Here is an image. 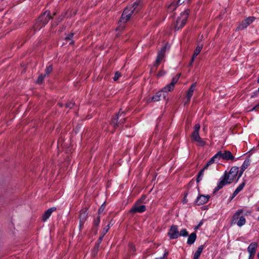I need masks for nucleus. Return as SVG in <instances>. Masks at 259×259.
Masks as SVG:
<instances>
[{
	"mask_svg": "<svg viewBox=\"0 0 259 259\" xmlns=\"http://www.w3.org/2000/svg\"><path fill=\"white\" fill-rule=\"evenodd\" d=\"M189 10L187 9L181 13L180 16L178 17L175 26L176 30L181 29L185 25L189 14Z\"/></svg>",
	"mask_w": 259,
	"mask_h": 259,
	"instance_id": "39448f33",
	"label": "nucleus"
},
{
	"mask_svg": "<svg viewBox=\"0 0 259 259\" xmlns=\"http://www.w3.org/2000/svg\"><path fill=\"white\" fill-rule=\"evenodd\" d=\"M249 214H251V211L249 212Z\"/></svg>",
	"mask_w": 259,
	"mask_h": 259,
	"instance_id": "4d7b16f0",
	"label": "nucleus"
},
{
	"mask_svg": "<svg viewBox=\"0 0 259 259\" xmlns=\"http://www.w3.org/2000/svg\"><path fill=\"white\" fill-rule=\"evenodd\" d=\"M242 209H238L232 217V224H236L238 227H241L246 223V219L243 215H240L243 213Z\"/></svg>",
	"mask_w": 259,
	"mask_h": 259,
	"instance_id": "7ed1b4c3",
	"label": "nucleus"
},
{
	"mask_svg": "<svg viewBox=\"0 0 259 259\" xmlns=\"http://www.w3.org/2000/svg\"><path fill=\"white\" fill-rule=\"evenodd\" d=\"M205 169V168H204V167L201 169L198 175V176H197V182L198 183L200 181H201L202 179V177H203V172H204V170Z\"/></svg>",
	"mask_w": 259,
	"mask_h": 259,
	"instance_id": "393cba45",
	"label": "nucleus"
},
{
	"mask_svg": "<svg viewBox=\"0 0 259 259\" xmlns=\"http://www.w3.org/2000/svg\"><path fill=\"white\" fill-rule=\"evenodd\" d=\"M168 254V252L166 249H165L163 256L159 257H156L155 259H167Z\"/></svg>",
	"mask_w": 259,
	"mask_h": 259,
	"instance_id": "473e14b6",
	"label": "nucleus"
},
{
	"mask_svg": "<svg viewBox=\"0 0 259 259\" xmlns=\"http://www.w3.org/2000/svg\"><path fill=\"white\" fill-rule=\"evenodd\" d=\"M196 237L197 236L195 233H191L188 237L187 243L189 245L193 244L196 239Z\"/></svg>",
	"mask_w": 259,
	"mask_h": 259,
	"instance_id": "6ab92c4d",
	"label": "nucleus"
},
{
	"mask_svg": "<svg viewBox=\"0 0 259 259\" xmlns=\"http://www.w3.org/2000/svg\"><path fill=\"white\" fill-rule=\"evenodd\" d=\"M250 162L249 160H244L243 164L241 166V169L243 170H245L249 165Z\"/></svg>",
	"mask_w": 259,
	"mask_h": 259,
	"instance_id": "bb28decb",
	"label": "nucleus"
},
{
	"mask_svg": "<svg viewBox=\"0 0 259 259\" xmlns=\"http://www.w3.org/2000/svg\"><path fill=\"white\" fill-rule=\"evenodd\" d=\"M145 198V197H143L142 198L136 202L130 210V212L132 213H142L144 212L146 210V206L144 205H141V202L142 200H144Z\"/></svg>",
	"mask_w": 259,
	"mask_h": 259,
	"instance_id": "423d86ee",
	"label": "nucleus"
},
{
	"mask_svg": "<svg viewBox=\"0 0 259 259\" xmlns=\"http://www.w3.org/2000/svg\"><path fill=\"white\" fill-rule=\"evenodd\" d=\"M258 244L256 242H252L247 247V251L249 253L248 259H252L255 254Z\"/></svg>",
	"mask_w": 259,
	"mask_h": 259,
	"instance_id": "9d476101",
	"label": "nucleus"
},
{
	"mask_svg": "<svg viewBox=\"0 0 259 259\" xmlns=\"http://www.w3.org/2000/svg\"><path fill=\"white\" fill-rule=\"evenodd\" d=\"M122 118H121L120 119V121H122Z\"/></svg>",
	"mask_w": 259,
	"mask_h": 259,
	"instance_id": "5fc2aeb1",
	"label": "nucleus"
},
{
	"mask_svg": "<svg viewBox=\"0 0 259 259\" xmlns=\"http://www.w3.org/2000/svg\"><path fill=\"white\" fill-rule=\"evenodd\" d=\"M195 58H194V55H193L192 59H191V63H190V65H192V64L193 63L194 60H195Z\"/></svg>",
	"mask_w": 259,
	"mask_h": 259,
	"instance_id": "de8ad7c7",
	"label": "nucleus"
},
{
	"mask_svg": "<svg viewBox=\"0 0 259 259\" xmlns=\"http://www.w3.org/2000/svg\"><path fill=\"white\" fill-rule=\"evenodd\" d=\"M121 76L120 73L119 72H116L115 73L114 76L113 77V79L114 81L117 80L119 77Z\"/></svg>",
	"mask_w": 259,
	"mask_h": 259,
	"instance_id": "e433bc0d",
	"label": "nucleus"
},
{
	"mask_svg": "<svg viewBox=\"0 0 259 259\" xmlns=\"http://www.w3.org/2000/svg\"><path fill=\"white\" fill-rule=\"evenodd\" d=\"M74 106V103H69L66 104V107L69 108H72Z\"/></svg>",
	"mask_w": 259,
	"mask_h": 259,
	"instance_id": "58836bf2",
	"label": "nucleus"
},
{
	"mask_svg": "<svg viewBox=\"0 0 259 259\" xmlns=\"http://www.w3.org/2000/svg\"><path fill=\"white\" fill-rule=\"evenodd\" d=\"M167 48V45L163 46L158 52L155 65L157 66L161 62L162 59L164 58L165 55V52Z\"/></svg>",
	"mask_w": 259,
	"mask_h": 259,
	"instance_id": "f8f14e48",
	"label": "nucleus"
},
{
	"mask_svg": "<svg viewBox=\"0 0 259 259\" xmlns=\"http://www.w3.org/2000/svg\"><path fill=\"white\" fill-rule=\"evenodd\" d=\"M244 183H242L237 187V188L236 189V190H235L233 194V197H235L236 195H237L238 194V193L243 189V187H244Z\"/></svg>",
	"mask_w": 259,
	"mask_h": 259,
	"instance_id": "412c9836",
	"label": "nucleus"
},
{
	"mask_svg": "<svg viewBox=\"0 0 259 259\" xmlns=\"http://www.w3.org/2000/svg\"><path fill=\"white\" fill-rule=\"evenodd\" d=\"M103 236H104L103 235L102 236H101V237H100L99 238V242H98V243H99V244H100V243L101 242V241H102V238H103Z\"/></svg>",
	"mask_w": 259,
	"mask_h": 259,
	"instance_id": "49530a36",
	"label": "nucleus"
},
{
	"mask_svg": "<svg viewBox=\"0 0 259 259\" xmlns=\"http://www.w3.org/2000/svg\"><path fill=\"white\" fill-rule=\"evenodd\" d=\"M165 74V72H163V71H160L158 74V76H162L163 75H164Z\"/></svg>",
	"mask_w": 259,
	"mask_h": 259,
	"instance_id": "a18cd8bd",
	"label": "nucleus"
},
{
	"mask_svg": "<svg viewBox=\"0 0 259 259\" xmlns=\"http://www.w3.org/2000/svg\"><path fill=\"white\" fill-rule=\"evenodd\" d=\"M215 162V160L213 158V157H211L210 159L207 162L205 166H204V168L207 169V167L211 165V164Z\"/></svg>",
	"mask_w": 259,
	"mask_h": 259,
	"instance_id": "c756f323",
	"label": "nucleus"
},
{
	"mask_svg": "<svg viewBox=\"0 0 259 259\" xmlns=\"http://www.w3.org/2000/svg\"><path fill=\"white\" fill-rule=\"evenodd\" d=\"M258 107H259V103L258 104H257L255 106H254L253 108H252L251 109H250L249 111H256Z\"/></svg>",
	"mask_w": 259,
	"mask_h": 259,
	"instance_id": "79ce46f5",
	"label": "nucleus"
},
{
	"mask_svg": "<svg viewBox=\"0 0 259 259\" xmlns=\"http://www.w3.org/2000/svg\"><path fill=\"white\" fill-rule=\"evenodd\" d=\"M244 171V170H242V169L241 168V170H240V171L239 174H238V177H237V180H239V179L241 177V176H242V174H243Z\"/></svg>",
	"mask_w": 259,
	"mask_h": 259,
	"instance_id": "37998d69",
	"label": "nucleus"
},
{
	"mask_svg": "<svg viewBox=\"0 0 259 259\" xmlns=\"http://www.w3.org/2000/svg\"><path fill=\"white\" fill-rule=\"evenodd\" d=\"M100 222V217L98 216L96 219H95L94 221V225L95 226H98Z\"/></svg>",
	"mask_w": 259,
	"mask_h": 259,
	"instance_id": "f704fd0d",
	"label": "nucleus"
},
{
	"mask_svg": "<svg viewBox=\"0 0 259 259\" xmlns=\"http://www.w3.org/2000/svg\"><path fill=\"white\" fill-rule=\"evenodd\" d=\"M50 12L46 11L42 15H41L33 28L35 30H40L42 27L47 24L51 19L50 16Z\"/></svg>",
	"mask_w": 259,
	"mask_h": 259,
	"instance_id": "20e7f679",
	"label": "nucleus"
},
{
	"mask_svg": "<svg viewBox=\"0 0 259 259\" xmlns=\"http://www.w3.org/2000/svg\"><path fill=\"white\" fill-rule=\"evenodd\" d=\"M168 235L171 239L178 238L180 236L178 226L176 225L171 226L168 232Z\"/></svg>",
	"mask_w": 259,
	"mask_h": 259,
	"instance_id": "6e6552de",
	"label": "nucleus"
},
{
	"mask_svg": "<svg viewBox=\"0 0 259 259\" xmlns=\"http://www.w3.org/2000/svg\"><path fill=\"white\" fill-rule=\"evenodd\" d=\"M209 199V196L208 195H200L198 196L195 201V203L197 205H200L206 203Z\"/></svg>",
	"mask_w": 259,
	"mask_h": 259,
	"instance_id": "9b49d317",
	"label": "nucleus"
},
{
	"mask_svg": "<svg viewBox=\"0 0 259 259\" xmlns=\"http://www.w3.org/2000/svg\"><path fill=\"white\" fill-rule=\"evenodd\" d=\"M254 19L255 18L254 17H248L240 23V24L238 26L237 29L238 30H242L246 28L248 26H249L253 22Z\"/></svg>",
	"mask_w": 259,
	"mask_h": 259,
	"instance_id": "1a4fd4ad",
	"label": "nucleus"
},
{
	"mask_svg": "<svg viewBox=\"0 0 259 259\" xmlns=\"http://www.w3.org/2000/svg\"><path fill=\"white\" fill-rule=\"evenodd\" d=\"M180 75L178 77H174L171 80L170 83L167 84L165 87H164L161 91L163 93H167L169 92H170L173 90L175 87V85L176 82L178 81V79L179 78Z\"/></svg>",
	"mask_w": 259,
	"mask_h": 259,
	"instance_id": "0eeeda50",
	"label": "nucleus"
},
{
	"mask_svg": "<svg viewBox=\"0 0 259 259\" xmlns=\"http://www.w3.org/2000/svg\"><path fill=\"white\" fill-rule=\"evenodd\" d=\"M105 207V205L104 203H103L101 205V206L99 208V209H98V213H100L102 212L104 210Z\"/></svg>",
	"mask_w": 259,
	"mask_h": 259,
	"instance_id": "4c0bfd02",
	"label": "nucleus"
},
{
	"mask_svg": "<svg viewBox=\"0 0 259 259\" xmlns=\"http://www.w3.org/2000/svg\"><path fill=\"white\" fill-rule=\"evenodd\" d=\"M66 39H69V40H70V39H71V38H70V37L69 36H68V37H67L66 38Z\"/></svg>",
	"mask_w": 259,
	"mask_h": 259,
	"instance_id": "3c124183",
	"label": "nucleus"
},
{
	"mask_svg": "<svg viewBox=\"0 0 259 259\" xmlns=\"http://www.w3.org/2000/svg\"><path fill=\"white\" fill-rule=\"evenodd\" d=\"M221 156L222 159L225 160H233L234 159V156L232 155L231 152L229 151L224 150L220 151Z\"/></svg>",
	"mask_w": 259,
	"mask_h": 259,
	"instance_id": "ddd939ff",
	"label": "nucleus"
},
{
	"mask_svg": "<svg viewBox=\"0 0 259 259\" xmlns=\"http://www.w3.org/2000/svg\"><path fill=\"white\" fill-rule=\"evenodd\" d=\"M202 49V45L201 44H198L195 49V50L194 51V54H193V55H194V58H196V56L200 53V52H201V50Z\"/></svg>",
	"mask_w": 259,
	"mask_h": 259,
	"instance_id": "4be33fe9",
	"label": "nucleus"
},
{
	"mask_svg": "<svg viewBox=\"0 0 259 259\" xmlns=\"http://www.w3.org/2000/svg\"><path fill=\"white\" fill-rule=\"evenodd\" d=\"M257 147H258V148H259V143H258V145H257Z\"/></svg>",
	"mask_w": 259,
	"mask_h": 259,
	"instance_id": "6e6d98bb",
	"label": "nucleus"
},
{
	"mask_svg": "<svg viewBox=\"0 0 259 259\" xmlns=\"http://www.w3.org/2000/svg\"><path fill=\"white\" fill-rule=\"evenodd\" d=\"M221 155L220 152L219 151L213 156V158L215 160V162H219L220 159H222Z\"/></svg>",
	"mask_w": 259,
	"mask_h": 259,
	"instance_id": "cd10ccee",
	"label": "nucleus"
},
{
	"mask_svg": "<svg viewBox=\"0 0 259 259\" xmlns=\"http://www.w3.org/2000/svg\"><path fill=\"white\" fill-rule=\"evenodd\" d=\"M72 43H73V41H72L69 42L70 44H72Z\"/></svg>",
	"mask_w": 259,
	"mask_h": 259,
	"instance_id": "864d4df0",
	"label": "nucleus"
},
{
	"mask_svg": "<svg viewBox=\"0 0 259 259\" xmlns=\"http://www.w3.org/2000/svg\"><path fill=\"white\" fill-rule=\"evenodd\" d=\"M239 168L237 166L232 167L229 172H225L224 175L221 178L217 186L214 189V191H218L224 186L230 184L235 181L237 182Z\"/></svg>",
	"mask_w": 259,
	"mask_h": 259,
	"instance_id": "f257e3e1",
	"label": "nucleus"
},
{
	"mask_svg": "<svg viewBox=\"0 0 259 259\" xmlns=\"http://www.w3.org/2000/svg\"><path fill=\"white\" fill-rule=\"evenodd\" d=\"M109 228H110V224H108L107 226H106L104 228V229L103 230V236H104L107 233V232H108V230L109 229Z\"/></svg>",
	"mask_w": 259,
	"mask_h": 259,
	"instance_id": "c9c22d12",
	"label": "nucleus"
},
{
	"mask_svg": "<svg viewBox=\"0 0 259 259\" xmlns=\"http://www.w3.org/2000/svg\"><path fill=\"white\" fill-rule=\"evenodd\" d=\"M99 247V243H97L95 245L94 248L92 250V254L93 256H95L97 254Z\"/></svg>",
	"mask_w": 259,
	"mask_h": 259,
	"instance_id": "5701e85b",
	"label": "nucleus"
},
{
	"mask_svg": "<svg viewBox=\"0 0 259 259\" xmlns=\"http://www.w3.org/2000/svg\"><path fill=\"white\" fill-rule=\"evenodd\" d=\"M180 236H183L186 237L188 235V233L186 229H184L182 230L179 233Z\"/></svg>",
	"mask_w": 259,
	"mask_h": 259,
	"instance_id": "7c9ffc66",
	"label": "nucleus"
},
{
	"mask_svg": "<svg viewBox=\"0 0 259 259\" xmlns=\"http://www.w3.org/2000/svg\"><path fill=\"white\" fill-rule=\"evenodd\" d=\"M130 247L131 248V250L133 251H134L135 250V247L133 244L130 245Z\"/></svg>",
	"mask_w": 259,
	"mask_h": 259,
	"instance_id": "c03bdc74",
	"label": "nucleus"
},
{
	"mask_svg": "<svg viewBox=\"0 0 259 259\" xmlns=\"http://www.w3.org/2000/svg\"><path fill=\"white\" fill-rule=\"evenodd\" d=\"M184 2V0H174L170 4L167 5V9L171 12L175 10L178 5H181Z\"/></svg>",
	"mask_w": 259,
	"mask_h": 259,
	"instance_id": "4468645a",
	"label": "nucleus"
},
{
	"mask_svg": "<svg viewBox=\"0 0 259 259\" xmlns=\"http://www.w3.org/2000/svg\"><path fill=\"white\" fill-rule=\"evenodd\" d=\"M53 70V66L52 65H50L47 66L46 69V74H49L50 72Z\"/></svg>",
	"mask_w": 259,
	"mask_h": 259,
	"instance_id": "72a5a7b5",
	"label": "nucleus"
},
{
	"mask_svg": "<svg viewBox=\"0 0 259 259\" xmlns=\"http://www.w3.org/2000/svg\"><path fill=\"white\" fill-rule=\"evenodd\" d=\"M57 209L56 207H53L49 208L46 210L42 216V221L46 222L51 215L53 212L56 211Z\"/></svg>",
	"mask_w": 259,
	"mask_h": 259,
	"instance_id": "f3484780",
	"label": "nucleus"
},
{
	"mask_svg": "<svg viewBox=\"0 0 259 259\" xmlns=\"http://www.w3.org/2000/svg\"><path fill=\"white\" fill-rule=\"evenodd\" d=\"M118 118H119V115H116L114 117H113V118L112 119L111 123L114 127L118 125L117 121H118Z\"/></svg>",
	"mask_w": 259,
	"mask_h": 259,
	"instance_id": "b1692460",
	"label": "nucleus"
},
{
	"mask_svg": "<svg viewBox=\"0 0 259 259\" xmlns=\"http://www.w3.org/2000/svg\"><path fill=\"white\" fill-rule=\"evenodd\" d=\"M197 143V144L200 146H203L205 144V142L200 137L198 139L194 140Z\"/></svg>",
	"mask_w": 259,
	"mask_h": 259,
	"instance_id": "a878e982",
	"label": "nucleus"
},
{
	"mask_svg": "<svg viewBox=\"0 0 259 259\" xmlns=\"http://www.w3.org/2000/svg\"><path fill=\"white\" fill-rule=\"evenodd\" d=\"M203 223L202 221H201L199 223V224L195 227L194 228V230H197L200 226H201V225H202Z\"/></svg>",
	"mask_w": 259,
	"mask_h": 259,
	"instance_id": "a19ab883",
	"label": "nucleus"
},
{
	"mask_svg": "<svg viewBox=\"0 0 259 259\" xmlns=\"http://www.w3.org/2000/svg\"><path fill=\"white\" fill-rule=\"evenodd\" d=\"M45 76H46V74H45V75L41 74L40 75H39L37 80V81H36L37 83L38 84L41 83L45 78Z\"/></svg>",
	"mask_w": 259,
	"mask_h": 259,
	"instance_id": "2f4dec72",
	"label": "nucleus"
},
{
	"mask_svg": "<svg viewBox=\"0 0 259 259\" xmlns=\"http://www.w3.org/2000/svg\"><path fill=\"white\" fill-rule=\"evenodd\" d=\"M196 87V83H193L190 88L189 89L187 93L186 98H187V103H189L191 100V97L193 95V93L195 91Z\"/></svg>",
	"mask_w": 259,
	"mask_h": 259,
	"instance_id": "a211bd4d",
	"label": "nucleus"
},
{
	"mask_svg": "<svg viewBox=\"0 0 259 259\" xmlns=\"http://www.w3.org/2000/svg\"><path fill=\"white\" fill-rule=\"evenodd\" d=\"M122 113H123V112H122V113H121V114H119V113H118V114H117V115H119V117L121 116V114H122Z\"/></svg>",
	"mask_w": 259,
	"mask_h": 259,
	"instance_id": "8fccbe9b",
	"label": "nucleus"
},
{
	"mask_svg": "<svg viewBox=\"0 0 259 259\" xmlns=\"http://www.w3.org/2000/svg\"><path fill=\"white\" fill-rule=\"evenodd\" d=\"M257 256L258 258L259 259V252L257 253Z\"/></svg>",
	"mask_w": 259,
	"mask_h": 259,
	"instance_id": "603ef678",
	"label": "nucleus"
},
{
	"mask_svg": "<svg viewBox=\"0 0 259 259\" xmlns=\"http://www.w3.org/2000/svg\"><path fill=\"white\" fill-rule=\"evenodd\" d=\"M192 138L193 141L196 140V139L200 138L199 135V132L194 131L192 134Z\"/></svg>",
	"mask_w": 259,
	"mask_h": 259,
	"instance_id": "c85d7f7f",
	"label": "nucleus"
},
{
	"mask_svg": "<svg viewBox=\"0 0 259 259\" xmlns=\"http://www.w3.org/2000/svg\"><path fill=\"white\" fill-rule=\"evenodd\" d=\"M88 212L87 210L82 209L81 210L79 215V226L81 228L88 218Z\"/></svg>",
	"mask_w": 259,
	"mask_h": 259,
	"instance_id": "dca6fc26",
	"label": "nucleus"
},
{
	"mask_svg": "<svg viewBox=\"0 0 259 259\" xmlns=\"http://www.w3.org/2000/svg\"><path fill=\"white\" fill-rule=\"evenodd\" d=\"M163 97V98H165V94L163 93L161 91H158L156 93V94L153 96L152 97L148 99V102H157L159 101L161 97Z\"/></svg>",
	"mask_w": 259,
	"mask_h": 259,
	"instance_id": "2eb2a0df",
	"label": "nucleus"
},
{
	"mask_svg": "<svg viewBox=\"0 0 259 259\" xmlns=\"http://www.w3.org/2000/svg\"><path fill=\"white\" fill-rule=\"evenodd\" d=\"M200 127V126L199 124H195L194 126V131L199 132Z\"/></svg>",
	"mask_w": 259,
	"mask_h": 259,
	"instance_id": "ea45409f",
	"label": "nucleus"
},
{
	"mask_svg": "<svg viewBox=\"0 0 259 259\" xmlns=\"http://www.w3.org/2000/svg\"><path fill=\"white\" fill-rule=\"evenodd\" d=\"M138 5V3L137 2H135L132 5L127 6L124 10L120 19L119 23H126L131 17V15L135 10L136 8ZM124 25L121 26V24H120L119 27L117 28V29L120 30L123 29Z\"/></svg>",
	"mask_w": 259,
	"mask_h": 259,
	"instance_id": "f03ea898",
	"label": "nucleus"
},
{
	"mask_svg": "<svg viewBox=\"0 0 259 259\" xmlns=\"http://www.w3.org/2000/svg\"><path fill=\"white\" fill-rule=\"evenodd\" d=\"M122 113H123V112H122V113H121V114H119V113H118V114H117V115H119V117L121 116V114H122Z\"/></svg>",
	"mask_w": 259,
	"mask_h": 259,
	"instance_id": "09e8293b",
	"label": "nucleus"
},
{
	"mask_svg": "<svg viewBox=\"0 0 259 259\" xmlns=\"http://www.w3.org/2000/svg\"><path fill=\"white\" fill-rule=\"evenodd\" d=\"M258 92H259V87H258Z\"/></svg>",
	"mask_w": 259,
	"mask_h": 259,
	"instance_id": "13d9d810",
	"label": "nucleus"
},
{
	"mask_svg": "<svg viewBox=\"0 0 259 259\" xmlns=\"http://www.w3.org/2000/svg\"><path fill=\"white\" fill-rule=\"evenodd\" d=\"M203 249V245H200V246H199L197 250L195 251V253L194 254L193 259H198V258L199 257V256L201 255V253H202Z\"/></svg>",
	"mask_w": 259,
	"mask_h": 259,
	"instance_id": "aec40b11",
	"label": "nucleus"
}]
</instances>
